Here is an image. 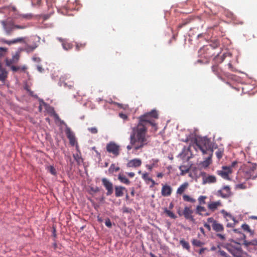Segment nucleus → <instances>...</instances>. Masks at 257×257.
Instances as JSON below:
<instances>
[{"mask_svg": "<svg viewBox=\"0 0 257 257\" xmlns=\"http://www.w3.org/2000/svg\"><path fill=\"white\" fill-rule=\"evenodd\" d=\"M119 116L123 119H126L127 118V116L123 113H120L119 114Z\"/></svg>", "mask_w": 257, "mask_h": 257, "instance_id": "603ef678", "label": "nucleus"}, {"mask_svg": "<svg viewBox=\"0 0 257 257\" xmlns=\"http://www.w3.org/2000/svg\"><path fill=\"white\" fill-rule=\"evenodd\" d=\"M10 67H11V69L14 72H16L20 69V67L15 66L14 65H12Z\"/></svg>", "mask_w": 257, "mask_h": 257, "instance_id": "09e8293b", "label": "nucleus"}, {"mask_svg": "<svg viewBox=\"0 0 257 257\" xmlns=\"http://www.w3.org/2000/svg\"><path fill=\"white\" fill-rule=\"evenodd\" d=\"M102 183L106 190H107L106 195L110 196L113 193V184L112 183L105 178H103L101 180Z\"/></svg>", "mask_w": 257, "mask_h": 257, "instance_id": "9d476101", "label": "nucleus"}, {"mask_svg": "<svg viewBox=\"0 0 257 257\" xmlns=\"http://www.w3.org/2000/svg\"><path fill=\"white\" fill-rule=\"evenodd\" d=\"M209 156L205 159L204 161L201 163V165L204 168H207L209 166V165L211 163V158L212 157L213 154H208Z\"/></svg>", "mask_w": 257, "mask_h": 257, "instance_id": "393cba45", "label": "nucleus"}, {"mask_svg": "<svg viewBox=\"0 0 257 257\" xmlns=\"http://www.w3.org/2000/svg\"><path fill=\"white\" fill-rule=\"evenodd\" d=\"M241 227H242V229L244 231L250 233V234L251 235L253 234V231H252L250 229V227H249V225L248 224H242L241 225Z\"/></svg>", "mask_w": 257, "mask_h": 257, "instance_id": "f704fd0d", "label": "nucleus"}, {"mask_svg": "<svg viewBox=\"0 0 257 257\" xmlns=\"http://www.w3.org/2000/svg\"><path fill=\"white\" fill-rule=\"evenodd\" d=\"M25 37H18L17 38H15L14 39L11 40H2V42L8 45H11L13 44H15L18 43H25Z\"/></svg>", "mask_w": 257, "mask_h": 257, "instance_id": "2eb2a0df", "label": "nucleus"}, {"mask_svg": "<svg viewBox=\"0 0 257 257\" xmlns=\"http://www.w3.org/2000/svg\"><path fill=\"white\" fill-rule=\"evenodd\" d=\"M224 247L233 255L232 257L239 255L241 253L240 243L237 242L232 241L230 243L225 244Z\"/></svg>", "mask_w": 257, "mask_h": 257, "instance_id": "20e7f679", "label": "nucleus"}, {"mask_svg": "<svg viewBox=\"0 0 257 257\" xmlns=\"http://www.w3.org/2000/svg\"><path fill=\"white\" fill-rule=\"evenodd\" d=\"M34 3L38 6H40L42 3L41 0H34Z\"/></svg>", "mask_w": 257, "mask_h": 257, "instance_id": "13d9d810", "label": "nucleus"}, {"mask_svg": "<svg viewBox=\"0 0 257 257\" xmlns=\"http://www.w3.org/2000/svg\"><path fill=\"white\" fill-rule=\"evenodd\" d=\"M196 213L200 215L207 216L210 214V213L208 212L206 209L202 206L198 205L196 208Z\"/></svg>", "mask_w": 257, "mask_h": 257, "instance_id": "6ab92c4d", "label": "nucleus"}, {"mask_svg": "<svg viewBox=\"0 0 257 257\" xmlns=\"http://www.w3.org/2000/svg\"><path fill=\"white\" fill-rule=\"evenodd\" d=\"M228 66L229 69L230 70H231V71H232V70H233V66H232V65L231 64V63H229L228 64Z\"/></svg>", "mask_w": 257, "mask_h": 257, "instance_id": "680f3d73", "label": "nucleus"}, {"mask_svg": "<svg viewBox=\"0 0 257 257\" xmlns=\"http://www.w3.org/2000/svg\"><path fill=\"white\" fill-rule=\"evenodd\" d=\"M217 158L220 160L223 156V150L221 149H218L215 153Z\"/></svg>", "mask_w": 257, "mask_h": 257, "instance_id": "a19ab883", "label": "nucleus"}, {"mask_svg": "<svg viewBox=\"0 0 257 257\" xmlns=\"http://www.w3.org/2000/svg\"><path fill=\"white\" fill-rule=\"evenodd\" d=\"M128 177L133 178L135 176V174L134 172H128L126 173Z\"/></svg>", "mask_w": 257, "mask_h": 257, "instance_id": "6e6d98bb", "label": "nucleus"}, {"mask_svg": "<svg viewBox=\"0 0 257 257\" xmlns=\"http://www.w3.org/2000/svg\"><path fill=\"white\" fill-rule=\"evenodd\" d=\"M63 48L66 50H69L71 49L73 47V45L70 43L67 42H63L62 43Z\"/></svg>", "mask_w": 257, "mask_h": 257, "instance_id": "4c0bfd02", "label": "nucleus"}, {"mask_svg": "<svg viewBox=\"0 0 257 257\" xmlns=\"http://www.w3.org/2000/svg\"><path fill=\"white\" fill-rule=\"evenodd\" d=\"M142 160L140 159L136 158L130 160L126 164L127 168H138L142 165Z\"/></svg>", "mask_w": 257, "mask_h": 257, "instance_id": "4468645a", "label": "nucleus"}, {"mask_svg": "<svg viewBox=\"0 0 257 257\" xmlns=\"http://www.w3.org/2000/svg\"><path fill=\"white\" fill-rule=\"evenodd\" d=\"M192 244L194 246L201 247L204 244V243L197 239H192L191 240Z\"/></svg>", "mask_w": 257, "mask_h": 257, "instance_id": "c756f323", "label": "nucleus"}, {"mask_svg": "<svg viewBox=\"0 0 257 257\" xmlns=\"http://www.w3.org/2000/svg\"><path fill=\"white\" fill-rule=\"evenodd\" d=\"M188 183L185 182L180 186V187L177 189L176 193L177 194L181 195L183 193V192L186 190V189L188 187Z\"/></svg>", "mask_w": 257, "mask_h": 257, "instance_id": "b1692460", "label": "nucleus"}, {"mask_svg": "<svg viewBox=\"0 0 257 257\" xmlns=\"http://www.w3.org/2000/svg\"><path fill=\"white\" fill-rule=\"evenodd\" d=\"M232 173V170L230 167L223 166L222 170L217 171V174L222 177L223 179L229 180V175Z\"/></svg>", "mask_w": 257, "mask_h": 257, "instance_id": "6e6552de", "label": "nucleus"}, {"mask_svg": "<svg viewBox=\"0 0 257 257\" xmlns=\"http://www.w3.org/2000/svg\"><path fill=\"white\" fill-rule=\"evenodd\" d=\"M120 170V168L118 166H116L115 164H111L110 167L108 169V172L110 173H113L114 172H117Z\"/></svg>", "mask_w": 257, "mask_h": 257, "instance_id": "7c9ffc66", "label": "nucleus"}, {"mask_svg": "<svg viewBox=\"0 0 257 257\" xmlns=\"http://www.w3.org/2000/svg\"><path fill=\"white\" fill-rule=\"evenodd\" d=\"M256 168H257L256 164H255V163L252 164V166L250 168V170L253 172L254 170H255L256 169Z\"/></svg>", "mask_w": 257, "mask_h": 257, "instance_id": "8fccbe9b", "label": "nucleus"}, {"mask_svg": "<svg viewBox=\"0 0 257 257\" xmlns=\"http://www.w3.org/2000/svg\"><path fill=\"white\" fill-rule=\"evenodd\" d=\"M84 45H83V44H80V45H79V44H77L76 46V50L77 51H79L80 50V48H84Z\"/></svg>", "mask_w": 257, "mask_h": 257, "instance_id": "3c124183", "label": "nucleus"}, {"mask_svg": "<svg viewBox=\"0 0 257 257\" xmlns=\"http://www.w3.org/2000/svg\"><path fill=\"white\" fill-rule=\"evenodd\" d=\"M65 133L67 138L69 140L70 144L72 146H74L77 143L74 133L69 127L66 129Z\"/></svg>", "mask_w": 257, "mask_h": 257, "instance_id": "f8f14e48", "label": "nucleus"}, {"mask_svg": "<svg viewBox=\"0 0 257 257\" xmlns=\"http://www.w3.org/2000/svg\"><path fill=\"white\" fill-rule=\"evenodd\" d=\"M152 163L151 164H149L146 165V168L150 171H151L153 168L157 167V163L158 162V160L157 159H152Z\"/></svg>", "mask_w": 257, "mask_h": 257, "instance_id": "cd10ccee", "label": "nucleus"}, {"mask_svg": "<svg viewBox=\"0 0 257 257\" xmlns=\"http://www.w3.org/2000/svg\"><path fill=\"white\" fill-rule=\"evenodd\" d=\"M150 182H151L152 183V185L151 187H153L156 184L155 181L154 180H153L152 179H151V180Z\"/></svg>", "mask_w": 257, "mask_h": 257, "instance_id": "338daca9", "label": "nucleus"}, {"mask_svg": "<svg viewBox=\"0 0 257 257\" xmlns=\"http://www.w3.org/2000/svg\"><path fill=\"white\" fill-rule=\"evenodd\" d=\"M226 55L227 54L226 53L223 54L221 56H220L218 54H217L214 58L215 62L217 63H221L226 58Z\"/></svg>", "mask_w": 257, "mask_h": 257, "instance_id": "bb28decb", "label": "nucleus"}, {"mask_svg": "<svg viewBox=\"0 0 257 257\" xmlns=\"http://www.w3.org/2000/svg\"><path fill=\"white\" fill-rule=\"evenodd\" d=\"M0 72V81L4 82L8 77V72L6 70Z\"/></svg>", "mask_w": 257, "mask_h": 257, "instance_id": "72a5a7b5", "label": "nucleus"}, {"mask_svg": "<svg viewBox=\"0 0 257 257\" xmlns=\"http://www.w3.org/2000/svg\"><path fill=\"white\" fill-rule=\"evenodd\" d=\"M235 188L236 189H245L247 188V186L245 183H242L240 184H238L235 185Z\"/></svg>", "mask_w": 257, "mask_h": 257, "instance_id": "58836bf2", "label": "nucleus"}, {"mask_svg": "<svg viewBox=\"0 0 257 257\" xmlns=\"http://www.w3.org/2000/svg\"><path fill=\"white\" fill-rule=\"evenodd\" d=\"M157 177L158 178H162L163 177V174L162 173H159L157 175Z\"/></svg>", "mask_w": 257, "mask_h": 257, "instance_id": "e2e57ef3", "label": "nucleus"}, {"mask_svg": "<svg viewBox=\"0 0 257 257\" xmlns=\"http://www.w3.org/2000/svg\"><path fill=\"white\" fill-rule=\"evenodd\" d=\"M204 226L207 229L208 231H210L211 230V227L209 224H208L207 223H205L204 224Z\"/></svg>", "mask_w": 257, "mask_h": 257, "instance_id": "864d4df0", "label": "nucleus"}, {"mask_svg": "<svg viewBox=\"0 0 257 257\" xmlns=\"http://www.w3.org/2000/svg\"><path fill=\"white\" fill-rule=\"evenodd\" d=\"M195 148L200 150L203 154H213V149L210 141L207 139H202L196 142Z\"/></svg>", "mask_w": 257, "mask_h": 257, "instance_id": "7ed1b4c3", "label": "nucleus"}, {"mask_svg": "<svg viewBox=\"0 0 257 257\" xmlns=\"http://www.w3.org/2000/svg\"><path fill=\"white\" fill-rule=\"evenodd\" d=\"M206 250H207L206 248H201L199 251V253L200 254H202L204 252V251Z\"/></svg>", "mask_w": 257, "mask_h": 257, "instance_id": "4d7b16f0", "label": "nucleus"}, {"mask_svg": "<svg viewBox=\"0 0 257 257\" xmlns=\"http://www.w3.org/2000/svg\"><path fill=\"white\" fill-rule=\"evenodd\" d=\"M215 194L218 197H220L224 199H227L230 197L232 196V193L231 191L230 186L228 185H225L220 189L218 190Z\"/></svg>", "mask_w": 257, "mask_h": 257, "instance_id": "0eeeda50", "label": "nucleus"}, {"mask_svg": "<svg viewBox=\"0 0 257 257\" xmlns=\"http://www.w3.org/2000/svg\"><path fill=\"white\" fill-rule=\"evenodd\" d=\"M7 51V49L6 48L0 47V57L4 56Z\"/></svg>", "mask_w": 257, "mask_h": 257, "instance_id": "37998d69", "label": "nucleus"}, {"mask_svg": "<svg viewBox=\"0 0 257 257\" xmlns=\"http://www.w3.org/2000/svg\"><path fill=\"white\" fill-rule=\"evenodd\" d=\"M131 194L132 196H134L135 195V188L134 187H132V188H131Z\"/></svg>", "mask_w": 257, "mask_h": 257, "instance_id": "bf43d9fd", "label": "nucleus"}, {"mask_svg": "<svg viewBox=\"0 0 257 257\" xmlns=\"http://www.w3.org/2000/svg\"><path fill=\"white\" fill-rule=\"evenodd\" d=\"M115 196L116 197H122L124 194V191L127 192L125 187L122 186H115L114 187Z\"/></svg>", "mask_w": 257, "mask_h": 257, "instance_id": "f3484780", "label": "nucleus"}, {"mask_svg": "<svg viewBox=\"0 0 257 257\" xmlns=\"http://www.w3.org/2000/svg\"><path fill=\"white\" fill-rule=\"evenodd\" d=\"M183 199L185 201L190 203H195L196 202V200L195 199L186 194H184L183 195Z\"/></svg>", "mask_w": 257, "mask_h": 257, "instance_id": "2f4dec72", "label": "nucleus"}, {"mask_svg": "<svg viewBox=\"0 0 257 257\" xmlns=\"http://www.w3.org/2000/svg\"><path fill=\"white\" fill-rule=\"evenodd\" d=\"M180 243L181 244L183 248L186 249L188 251L190 250V246L189 242L185 241L184 239H181L180 240Z\"/></svg>", "mask_w": 257, "mask_h": 257, "instance_id": "c85d7f7f", "label": "nucleus"}, {"mask_svg": "<svg viewBox=\"0 0 257 257\" xmlns=\"http://www.w3.org/2000/svg\"><path fill=\"white\" fill-rule=\"evenodd\" d=\"M212 72L217 76L220 79L223 80V76H227L226 73L224 72L218 65H213L211 67Z\"/></svg>", "mask_w": 257, "mask_h": 257, "instance_id": "1a4fd4ad", "label": "nucleus"}, {"mask_svg": "<svg viewBox=\"0 0 257 257\" xmlns=\"http://www.w3.org/2000/svg\"><path fill=\"white\" fill-rule=\"evenodd\" d=\"M19 59V55L17 54L13 56L12 59H7L6 64L7 66H11L13 63H17Z\"/></svg>", "mask_w": 257, "mask_h": 257, "instance_id": "aec40b11", "label": "nucleus"}, {"mask_svg": "<svg viewBox=\"0 0 257 257\" xmlns=\"http://www.w3.org/2000/svg\"><path fill=\"white\" fill-rule=\"evenodd\" d=\"M88 130L93 134H97L98 132V130L96 127H89L88 128Z\"/></svg>", "mask_w": 257, "mask_h": 257, "instance_id": "c03bdc74", "label": "nucleus"}, {"mask_svg": "<svg viewBox=\"0 0 257 257\" xmlns=\"http://www.w3.org/2000/svg\"><path fill=\"white\" fill-rule=\"evenodd\" d=\"M48 171L49 172L53 175H55L56 174V169L54 168V167L52 166H50L48 167Z\"/></svg>", "mask_w": 257, "mask_h": 257, "instance_id": "79ce46f5", "label": "nucleus"}, {"mask_svg": "<svg viewBox=\"0 0 257 257\" xmlns=\"http://www.w3.org/2000/svg\"><path fill=\"white\" fill-rule=\"evenodd\" d=\"M199 230L203 235H205V231L203 227H200Z\"/></svg>", "mask_w": 257, "mask_h": 257, "instance_id": "69168bd1", "label": "nucleus"}, {"mask_svg": "<svg viewBox=\"0 0 257 257\" xmlns=\"http://www.w3.org/2000/svg\"><path fill=\"white\" fill-rule=\"evenodd\" d=\"M106 149L108 153L113 155V157H117L120 153V146L114 142H109L106 146Z\"/></svg>", "mask_w": 257, "mask_h": 257, "instance_id": "423d86ee", "label": "nucleus"}, {"mask_svg": "<svg viewBox=\"0 0 257 257\" xmlns=\"http://www.w3.org/2000/svg\"><path fill=\"white\" fill-rule=\"evenodd\" d=\"M172 187L167 184H162V188L161 189V194L163 196H169L172 192Z\"/></svg>", "mask_w": 257, "mask_h": 257, "instance_id": "dca6fc26", "label": "nucleus"}, {"mask_svg": "<svg viewBox=\"0 0 257 257\" xmlns=\"http://www.w3.org/2000/svg\"><path fill=\"white\" fill-rule=\"evenodd\" d=\"M244 245L247 248H251L253 246V248H257V239H253L251 241L244 240Z\"/></svg>", "mask_w": 257, "mask_h": 257, "instance_id": "412c9836", "label": "nucleus"}, {"mask_svg": "<svg viewBox=\"0 0 257 257\" xmlns=\"http://www.w3.org/2000/svg\"><path fill=\"white\" fill-rule=\"evenodd\" d=\"M237 164V162L236 161H234L232 163H231V166L230 167L231 168L232 167H234Z\"/></svg>", "mask_w": 257, "mask_h": 257, "instance_id": "0e129e2a", "label": "nucleus"}, {"mask_svg": "<svg viewBox=\"0 0 257 257\" xmlns=\"http://www.w3.org/2000/svg\"><path fill=\"white\" fill-rule=\"evenodd\" d=\"M23 17L25 18H32V15L30 14V15H24Z\"/></svg>", "mask_w": 257, "mask_h": 257, "instance_id": "774afa93", "label": "nucleus"}, {"mask_svg": "<svg viewBox=\"0 0 257 257\" xmlns=\"http://www.w3.org/2000/svg\"><path fill=\"white\" fill-rule=\"evenodd\" d=\"M238 237L237 238V239L240 241L242 240L243 242V243L244 244V240H245V237H246L245 235L244 234H243V233H242L241 231H238Z\"/></svg>", "mask_w": 257, "mask_h": 257, "instance_id": "ea45409f", "label": "nucleus"}, {"mask_svg": "<svg viewBox=\"0 0 257 257\" xmlns=\"http://www.w3.org/2000/svg\"><path fill=\"white\" fill-rule=\"evenodd\" d=\"M142 177L147 183H148L152 179L151 177H150L149 174L147 172L143 173L142 174Z\"/></svg>", "mask_w": 257, "mask_h": 257, "instance_id": "c9c22d12", "label": "nucleus"}, {"mask_svg": "<svg viewBox=\"0 0 257 257\" xmlns=\"http://www.w3.org/2000/svg\"><path fill=\"white\" fill-rule=\"evenodd\" d=\"M118 180L122 183L129 185L131 181L127 178L124 175L119 173L118 175Z\"/></svg>", "mask_w": 257, "mask_h": 257, "instance_id": "5701e85b", "label": "nucleus"}, {"mask_svg": "<svg viewBox=\"0 0 257 257\" xmlns=\"http://www.w3.org/2000/svg\"><path fill=\"white\" fill-rule=\"evenodd\" d=\"M105 224L107 227H108L109 228H111L112 226L111 222L109 218H107L105 220Z\"/></svg>", "mask_w": 257, "mask_h": 257, "instance_id": "a18cd8bd", "label": "nucleus"}, {"mask_svg": "<svg viewBox=\"0 0 257 257\" xmlns=\"http://www.w3.org/2000/svg\"><path fill=\"white\" fill-rule=\"evenodd\" d=\"M158 118V113L156 110H152L139 117V122L137 126L132 128L130 137V144L127 146L128 151L142 150L149 143V137L147 135L148 127L152 125L157 130L155 119Z\"/></svg>", "mask_w": 257, "mask_h": 257, "instance_id": "f257e3e1", "label": "nucleus"}, {"mask_svg": "<svg viewBox=\"0 0 257 257\" xmlns=\"http://www.w3.org/2000/svg\"><path fill=\"white\" fill-rule=\"evenodd\" d=\"M70 78V76L69 74H65L60 77V80L61 82L64 83L65 86H67L69 89H71L73 87L74 83L72 81L68 82L69 84H68L67 82H66V80L69 79Z\"/></svg>", "mask_w": 257, "mask_h": 257, "instance_id": "a211bd4d", "label": "nucleus"}, {"mask_svg": "<svg viewBox=\"0 0 257 257\" xmlns=\"http://www.w3.org/2000/svg\"><path fill=\"white\" fill-rule=\"evenodd\" d=\"M164 212L168 216L170 217L172 219H175L177 217V216L173 212H172L170 210H169L166 208L164 209Z\"/></svg>", "mask_w": 257, "mask_h": 257, "instance_id": "473e14b6", "label": "nucleus"}, {"mask_svg": "<svg viewBox=\"0 0 257 257\" xmlns=\"http://www.w3.org/2000/svg\"><path fill=\"white\" fill-rule=\"evenodd\" d=\"M190 167L188 165H182L179 167V169L181 171V175H184L188 173L190 170Z\"/></svg>", "mask_w": 257, "mask_h": 257, "instance_id": "a878e982", "label": "nucleus"}, {"mask_svg": "<svg viewBox=\"0 0 257 257\" xmlns=\"http://www.w3.org/2000/svg\"><path fill=\"white\" fill-rule=\"evenodd\" d=\"M193 213V211L191 209V207L186 206L184 207L183 215L186 219L194 222L195 219L192 215Z\"/></svg>", "mask_w": 257, "mask_h": 257, "instance_id": "ddd939ff", "label": "nucleus"}, {"mask_svg": "<svg viewBox=\"0 0 257 257\" xmlns=\"http://www.w3.org/2000/svg\"><path fill=\"white\" fill-rule=\"evenodd\" d=\"M201 175L203 184L215 183L217 181L216 177L214 175H207L205 172L201 173Z\"/></svg>", "mask_w": 257, "mask_h": 257, "instance_id": "9b49d317", "label": "nucleus"}, {"mask_svg": "<svg viewBox=\"0 0 257 257\" xmlns=\"http://www.w3.org/2000/svg\"><path fill=\"white\" fill-rule=\"evenodd\" d=\"M73 157L77 162H79L80 159H81L78 153L73 154Z\"/></svg>", "mask_w": 257, "mask_h": 257, "instance_id": "49530a36", "label": "nucleus"}, {"mask_svg": "<svg viewBox=\"0 0 257 257\" xmlns=\"http://www.w3.org/2000/svg\"><path fill=\"white\" fill-rule=\"evenodd\" d=\"M206 198H207V197L206 196H199L198 199V201L199 203V205L201 206L202 205H204L206 203L205 199Z\"/></svg>", "mask_w": 257, "mask_h": 257, "instance_id": "e433bc0d", "label": "nucleus"}, {"mask_svg": "<svg viewBox=\"0 0 257 257\" xmlns=\"http://www.w3.org/2000/svg\"><path fill=\"white\" fill-rule=\"evenodd\" d=\"M212 229L217 233L216 236L221 241H225L226 240L227 236L225 233H223L224 227L222 224L215 222L214 224L212 225Z\"/></svg>", "mask_w": 257, "mask_h": 257, "instance_id": "39448f33", "label": "nucleus"}, {"mask_svg": "<svg viewBox=\"0 0 257 257\" xmlns=\"http://www.w3.org/2000/svg\"><path fill=\"white\" fill-rule=\"evenodd\" d=\"M174 207V204L173 202H171L169 206V210H171Z\"/></svg>", "mask_w": 257, "mask_h": 257, "instance_id": "052dcab7", "label": "nucleus"}, {"mask_svg": "<svg viewBox=\"0 0 257 257\" xmlns=\"http://www.w3.org/2000/svg\"><path fill=\"white\" fill-rule=\"evenodd\" d=\"M207 222L208 223H212V224H214L215 222H217V221L214 220L213 217H209L207 219Z\"/></svg>", "mask_w": 257, "mask_h": 257, "instance_id": "de8ad7c7", "label": "nucleus"}, {"mask_svg": "<svg viewBox=\"0 0 257 257\" xmlns=\"http://www.w3.org/2000/svg\"><path fill=\"white\" fill-rule=\"evenodd\" d=\"M35 47L28 46L26 48L28 51H33L35 49Z\"/></svg>", "mask_w": 257, "mask_h": 257, "instance_id": "5fc2aeb1", "label": "nucleus"}, {"mask_svg": "<svg viewBox=\"0 0 257 257\" xmlns=\"http://www.w3.org/2000/svg\"><path fill=\"white\" fill-rule=\"evenodd\" d=\"M220 201L212 202L208 204V208L212 212L215 211L219 206H221Z\"/></svg>", "mask_w": 257, "mask_h": 257, "instance_id": "4be33fe9", "label": "nucleus"}, {"mask_svg": "<svg viewBox=\"0 0 257 257\" xmlns=\"http://www.w3.org/2000/svg\"><path fill=\"white\" fill-rule=\"evenodd\" d=\"M0 24L4 34L7 36H12L17 30H23L27 28L26 25L17 24L12 17L0 21Z\"/></svg>", "mask_w": 257, "mask_h": 257, "instance_id": "f03ea898", "label": "nucleus"}]
</instances>
